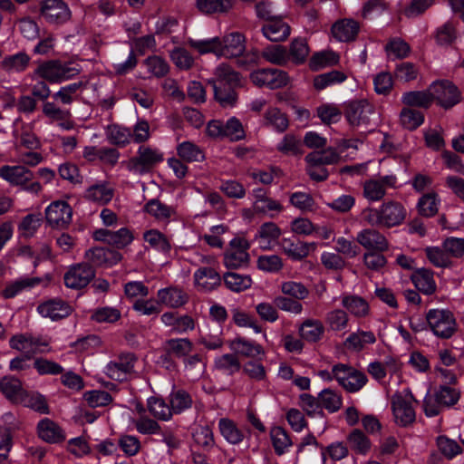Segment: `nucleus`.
<instances>
[{
  "label": "nucleus",
  "mask_w": 464,
  "mask_h": 464,
  "mask_svg": "<svg viewBox=\"0 0 464 464\" xmlns=\"http://www.w3.org/2000/svg\"><path fill=\"white\" fill-rule=\"evenodd\" d=\"M80 72V69L72 63H63L58 60L41 63L29 77L34 81L43 79L50 83L67 81Z\"/></svg>",
  "instance_id": "obj_1"
},
{
  "label": "nucleus",
  "mask_w": 464,
  "mask_h": 464,
  "mask_svg": "<svg viewBox=\"0 0 464 464\" xmlns=\"http://www.w3.org/2000/svg\"><path fill=\"white\" fill-rule=\"evenodd\" d=\"M460 398V391L449 385H440L433 394L423 401L424 412L428 417L439 415L444 409L454 406Z\"/></svg>",
  "instance_id": "obj_2"
},
{
  "label": "nucleus",
  "mask_w": 464,
  "mask_h": 464,
  "mask_svg": "<svg viewBox=\"0 0 464 464\" xmlns=\"http://www.w3.org/2000/svg\"><path fill=\"white\" fill-rule=\"evenodd\" d=\"M426 320L432 333L439 338L449 339L457 331V323L450 310L431 309L426 314Z\"/></svg>",
  "instance_id": "obj_3"
},
{
  "label": "nucleus",
  "mask_w": 464,
  "mask_h": 464,
  "mask_svg": "<svg viewBox=\"0 0 464 464\" xmlns=\"http://www.w3.org/2000/svg\"><path fill=\"white\" fill-rule=\"evenodd\" d=\"M398 188V179L395 175L375 176L362 183V196L369 202L381 201L389 189Z\"/></svg>",
  "instance_id": "obj_4"
},
{
  "label": "nucleus",
  "mask_w": 464,
  "mask_h": 464,
  "mask_svg": "<svg viewBox=\"0 0 464 464\" xmlns=\"http://www.w3.org/2000/svg\"><path fill=\"white\" fill-rule=\"evenodd\" d=\"M163 160V153L149 146H140L137 156L123 162L127 169L133 174L148 172L153 166Z\"/></svg>",
  "instance_id": "obj_5"
},
{
  "label": "nucleus",
  "mask_w": 464,
  "mask_h": 464,
  "mask_svg": "<svg viewBox=\"0 0 464 464\" xmlns=\"http://www.w3.org/2000/svg\"><path fill=\"white\" fill-rule=\"evenodd\" d=\"M414 400L412 394L408 392L405 396L396 393L392 398V410L396 424L401 427L411 425L416 419L415 411L411 405Z\"/></svg>",
  "instance_id": "obj_6"
},
{
  "label": "nucleus",
  "mask_w": 464,
  "mask_h": 464,
  "mask_svg": "<svg viewBox=\"0 0 464 464\" xmlns=\"http://www.w3.org/2000/svg\"><path fill=\"white\" fill-rule=\"evenodd\" d=\"M248 242L242 237H234L229 242V247L225 251L223 263L228 269H236L248 264Z\"/></svg>",
  "instance_id": "obj_7"
},
{
  "label": "nucleus",
  "mask_w": 464,
  "mask_h": 464,
  "mask_svg": "<svg viewBox=\"0 0 464 464\" xmlns=\"http://www.w3.org/2000/svg\"><path fill=\"white\" fill-rule=\"evenodd\" d=\"M40 15L51 24H63L72 17V12L63 0H43Z\"/></svg>",
  "instance_id": "obj_8"
},
{
  "label": "nucleus",
  "mask_w": 464,
  "mask_h": 464,
  "mask_svg": "<svg viewBox=\"0 0 464 464\" xmlns=\"http://www.w3.org/2000/svg\"><path fill=\"white\" fill-rule=\"evenodd\" d=\"M95 277V271L86 263L71 266L64 273L63 282L67 288L80 290L86 287Z\"/></svg>",
  "instance_id": "obj_9"
},
{
  "label": "nucleus",
  "mask_w": 464,
  "mask_h": 464,
  "mask_svg": "<svg viewBox=\"0 0 464 464\" xmlns=\"http://www.w3.org/2000/svg\"><path fill=\"white\" fill-rule=\"evenodd\" d=\"M430 92L440 106L449 109L460 101V92L456 85L448 80L434 82L430 86Z\"/></svg>",
  "instance_id": "obj_10"
},
{
  "label": "nucleus",
  "mask_w": 464,
  "mask_h": 464,
  "mask_svg": "<svg viewBox=\"0 0 464 464\" xmlns=\"http://www.w3.org/2000/svg\"><path fill=\"white\" fill-rule=\"evenodd\" d=\"M9 343L13 349L21 352L27 359H32L38 353H44L49 345L47 341L32 334L14 335L10 339Z\"/></svg>",
  "instance_id": "obj_11"
},
{
  "label": "nucleus",
  "mask_w": 464,
  "mask_h": 464,
  "mask_svg": "<svg viewBox=\"0 0 464 464\" xmlns=\"http://www.w3.org/2000/svg\"><path fill=\"white\" fill-rule=\"evenodd\" d=\"M49 226L55 228H65L72 222V209L64 200L52 202L44 211Z\"/></svg>",
  "instance_id": "obj_12"
},
{
  "label": "nucleus",
  "mask_w": 464,
  "mask_h": 464,
  "mask_svg": "<svg viewBox=\"0 0 464 464\" xmlns=\"http://www.w3.org/2000/svg\"><path fill=\"white\" fill-rule=\"evenodd\" d=\"M135 362L136 358L133 354H124L109 362L104 368V372L112 380L123 382L133 372Z\"/></svg>",
  "instance_id": "obj_13"
},
{
  "label": "nucleus",
  "mask_w": 464,
  "mask_h": 464,
  "mask_svg": "<svg viewBox=\"0 0 464 464\" xmlns=\"http://www.w3.org/2000/svg\"><path fill=\"white\" fill-rule=\"evenodd\" d=\"M374 114L373 107L366 101L352 102L347 106L345 116L353 126H368L371 124V116Z\"/></svg>",
  "instance_id": "obj_14"
},
{
  "label": "nucleus",
  "mask_w": 464,
  "mask_h": 464,
  "mask_svg": "<svg viewBox=\"0 0 464 464\" xmlns=\"http://www.w3.org/2000/svg\"><path fill=\"white\" fill-rule=\"evenodd\" d=\"M381 212L382 227H392L401 225L406 218L407 211L404 206L395 200H387L382 203Z\"/></svg>",
  "instance_id": "obj_15"
},
{
  "label": "nucleus",
  "mask_w": 464,
  "mask_h": 464,
  "mask_svg": "<svg viewBox=\"0 0 464 464\" xmlns=\"http://www.w3.org/2000/svg\"><path fill=\"white\" fill-rule=\"evenodd\" d=\"M246 50L245 36L238 32H232L220 38V57L236 58Z\"/></svg>",
  "instance_id": "obj_16"
},
{
  "label": "nucleus",
  "mask_w": 464,
  "mask_h": 464,
  "mask_svg": "<svg viewBox=\"0 0 464 464\" xmlns=\"http://www.w3.org/2000/svg\"><path fill=\"white\" fill-rule=\"evenodd\" d=\"M122 258L120 252L103 247H93L85 252V259L93 266L110 267Z\"/></svg>",
  "instance_id": "obj_17"
},
{
  "label": "nucleus",
  "mask_w": 464,
  "mask_h": 464,
  "mask_svg": "<svg viewBox=\"0 0 464 464\" xmlns=\"http://www.w3.org/2000/svg\"><path fill=\"white\" fill-rule=\"evenodd\" d=\"M356 241L369 250L383 252L389 248L386 237L373 228H365L360 231L356 236Z\"/></svg>",
  "instance_id": "obj_18"
},
{
  "label": "nucleus",
  "mask_w": 464,
  "mask_h": 464,
  "mask_svg": "<svg viewBox=\"0 0 464 464\" xmlns=\"http://www.w3.org/2000/svg\"><path fill=\"white\" fill-rule=\"evenodd\" d=\"M0 177L12 186H25L32 180L33 172L22 165H5L0 168Z\"/></svg>",
  "instance_id": "obj_19"
},
{
  "label": "nucleus",
  "mask_w": 464,
  "mask_h": 464,
  "mask_svg": "<svg viewBox=\"0 0 464 464\" xmlns=\"http://www.w3.org/2000/svg\"><path fill=\"white\" fill-rule=\"evenodd\" d=\"M359 30V23L351 18L337 20L331 27L332 35L339 42L354 41Z\"/></svg>",
  "instance_id": "obj_20"
},
{
  "label": "nucleus",
  "mask_w": 464,
  "mask_h": 464,
  "mask_svg": "<svg viewBox=\"0 0 464 464\" xmlns=\"http://www.w3.org/2000/svg\"><path fill=\"white\" fill-rule=\"evenodd\" d=\"M72 307L64 301L51 299L40 304L37 312L44 318L56 321L67 317L72 313Z\"/></svg>",
  "instance_id": "obj_21"
},
{
  "label": "nucleus",
  "mask_w": 464,
  "mask_h": 464,
  "mask_svg": "<svg viewBox=\"0 0 464 464\" xmlns=\"http://www.w3.org/2000/svg\"><path fill=\"white\" fill-rule=\"evenodd\" d=\"M144 212L160 222H169L177 217L176 208L157 198L150 199L143 207Z\"/></svg>",
  "instance_id": "obj_22"
},
{
  "label": "nucleus",
  "mask_w": 464,
  "mask_h": 464,
  "mask_svg": "<svg viewBox=\"0 0 464 464\" xmlns=\"http://www.w3.org/2000/svg\"><path fill=\"white\" fill-rule=\"evenodd\" d=\"M160 320L165 326L170 327L171 332L176 334H184L192 331L195 328V321L189 315H178L173 312L164 313Z\"/></svg>",
  "instance_id": "obj_23"
},
{
  "label": "nucleus",
  "mask_w": 464,
  "mask_h": 464,
  "mask_svg": "<svg viewBox=\"0 0 464 464\" xmlns=\"http://www.w3.org/2000/svg\"><path fill=\"white\" fill-rule=\"evenodd\" d=\"M43 279L38 276L34 277H20L9 284L3 289L1 295L5 299L14 298L16 295L22 294L24 291H29L40 284H42Z\"/></svg>",
  "instance_id": "obj_24"
},
{
  "label": "nucleus",
  "mask_w": 464,
  "mask_h": 464,
  "mask_svg": "<svg viewBox=\"0 0 464 464\" xmlns=\"http://www.w3.org/2000/svg\"><path fill=\"white\" fill-rule=\"evenodd\" d=\"M194 282L198 289L202 291H211L221 283L219 274L211 266L199 267L194 273Z\"/></svg>",
  "instance_id": "obj_25"
},
{
  "label": "nucleus",
  "mask_w": 464,
  "mask_h": 464,
  "mask_svg": "<svg viewBox=\"0 0 464 464\" xmlns=\"http://www.w3.org/2000/svg\"><path fill=\"white\" fill-rule=\"evenodd\" d=\"M238 82V74L225 63L216 67L214 76L209 80L212 87L236 86Z\"/></svg>",
  "instance_id": "obj_26"
},
{
  "label": "nucleus",
  "mask_w": 464,
  "mask_h": 464,
  "mask_svg": "<svg viewBox=\"0 0 464 464\" xmlns=\"http://www.w3.org/2000/svg\"><path fill=\"white\" fill-rule=\"evenodd\" d=\"M114 196V190L107 182L90 186L84 192V198L99 205L108 204Z\"/></svg>",
  "instance_id": "obj_27"
},
{
  "label": "nucleus",
  "mask_w": 464,
  "mask_h": 464,
  "mask_svg": "<svg viewBox=\"0 0 464 464\" xmlns=\"http://www.w3.org/2000/svg\"><path fill=\"white\" fill-rule=\"evenodd\" d=\"M218 427L220 435L229 444L237 445L241 443L245 438L244 431L234 420L228 418H221L218 420Z\"/></svg>",
  "instance_id": "obj_28"
},
{
  "label": "nucleus",
  "mask_w": 464,
  "mask_h": 464,
  "mask_svg": "<svg viewBox=\"0 0 464 464\" xmlns=\"http://www.w3.org/2000/svg\"><path fill=\"white\" fill-rule=\"evenodd\" d=\"M39 437L49 443H58L65 439L60 426L50 419L42 420L37 426Z\"/></svg>",
  "instance_id": "obj_29"
},
{
  "label": "nucleus",
  "mask_w": 464,
  "mask_h": 464,
  "mask_svg": "<svg viewBox=\"0 0 464 464\" xmlns=\"http://www.w3.org/2000/svg\"><path fill=\"white\" fill-rule=\"evenodd\" d=\"M159 303L171 308H178L187 303V295L179 288L166 287L158 291Z\"/></svg>",
  "instance_id": "obj_30"
},
{
  "label": "nucleus",
  "mask_w": 464,
  "mask_h": 464,
  "mask_svg": "<svg viewBox=\"0 0 464 464\" xmlns=\"http://www.w3.org/2000/svg\"><path fill=\"white\" fill-rule=\"evenodd\" d=\"M187 44L200 55L213 53L220 57V37L218 36L205 39L189 38Z\"/></svg>",
  "instance_id": "obj_31"
},
{
  "label": "nucleus",
  "mask_w": 464,
  "mask_h": 464,
  "mask_svg": "<svg viewBox=\"0 0 464 464\" xmlns=\"http://www.w3.org/2000/svg\"><path fill=\"white\" fill-rule=\"evenodd\" d=\"M0 391L14 403H19L25 392L20 380L13 376H5L0 380Z\"/></svg>",
  "instance_id": "obj_32"
},
{
  "label": "nucleus",
  "mask_w": 464,
  "mask_h": 464,
  "mask_svg": "<svg viewBox=\"0 0 464 464\" xmlns=\"http://www.w3.org/2000/svg\"><path fill=\"white\" fill-rule=\"evenodd\" d=\"M304 160L306 162H313L314 164L335 165L342 160V157L335 148L328 147L308 153Z\"/></svg>",
  "instance_id": "obj_33"
},
{
  "label": "nucleus",
  "mask_w": 464,
  "mask_h": 464,
  "mask_svg": "<svg viewBox=\"0 0 464 464\" xmlns=\"http://www.w3.org/2000/svg\"><path fill=\"white\" fill-rule=\"evenodd\" d=\"M147 409L156 420L161 421H169L173 415L170 405L157 396H150L147 399Z\"/></svg>",
  "instance_id": "obj_34"
},
{
  "label": "nucleus",
  "mask_w": 464,
  "mask_h": 464,
  "mask_svg": "<svg viewBox=\"0 0 464 464\" xmlns=\"http://www.w3.org/2000/svg\"><path fill=\"white\" fill-rule=\"evenodd\" d=\"M143 239L150 247L157 252L168 255L171 250V244L168 237L158 229H150L144 232Z\"/></svg>",
  "instance_id": "obj_35"
},
{
  "label": "nucleus",
  "mask_w": 464,
  "mask_h": 464,
  "mask_svg": "<svg viewBox=\"0 0 464 464\" xmlns=\"http://www.w3.org/2000/svg\"><path fill=\"white\" fill-rule=\"evenodd\" d=\"M229 347L236 353L246 357L256 358L264 355V350L259 344L251 343L241 337H237L231 341Z\"/></svg>",
  "instance_id": "obj_36"
},
{
  "label": "nucleus",
  "mask_w": 464,
  "mask_h": 464,
  "mask_svg": "<svg viewBox=\"0 0 464 464\" xmlns=\"http://www.w3.org/2000/svg\"><path fill=\"white\" fill-rule=\"evenodd\" d=\"M324 333L323 323L315 319H306L299 327L300 336L307 342L319 341Z\"/></svg>",
  "instance_id": "obj_37"
},
{
  "label": "nucleus",
  "mask_w": 464,
  "mask_h": 464,
  "mask_svg": "<svg viewBox=\"0 0 464 464\" xmlns=\"http://www.w3.org/2000/svg\"><path fill=\"white\" fill-rule=\"evenodd\" d=\"M411 280L416 288L425 295H431L436 291V284L433 279V273L426 268L417 270Z\"/></svg>",
  "instance_id": "obj_38"
},
{
  "label": "nucleus",
  "mask_w": 464,
  "mask_h": 464,
  "mask_svg": "<svg viewBox=\"0 0 464 464\" xmlns=\"http://www.w3.org/2000/svg\"><path fill=\"white\" fill-rule=\"evenodd\" d=\"M234 5L233 0H197V8L203 14H226Z\"/></svg>",
  "instance_id": "obj_39"
},
{
  "label": "nucleus",
  "mask_w": 464,
  "mask_h": 464,
  "mask_svg": "<svg viewBox=\"0 0 464 464\" xmlns=\"http://www.w3.org/2000/svg\"><path fill=\"white\" fill-rule=\"evenodd\" d=\"M342 305L356 317H364L370 311L367 301L358 295H343L342 298Z\"/></svg>",
  "instance_id": "obj_40"
},
{
  "label": "nucleus",
  "mask_w": 464,
  "mask_h": 464,
  "mask_svg": "<svg viewBox=\"0 0 464 464\" xmlns=\"http://www.w3.org/2000/svg\"><path fill=\"white\" fill-rule=\"evenodd\" d=\"M289 30V26L280 19H272L268 24L262 27L264 36L272 42L286 39Z\"/></svg>",
  "instance_id": "obj_41"
},
{
  "label": "nucleus",
  "mask_w": 464,
  "mask_h": 464,
  "mask_svg": "<svg viewBox=\"0 0 464 464\" xmlns=\"http://www.w3.org/2000/svg\"><path fill=\"white\" fill-rule=\"evenodd\" d=\"M401 102L409 107L429 108L432 102L433 96L430 89L428 91H412L403 93Z\"/></svg>",
  "instance_id": "obj_42"
},
{
  "label": "nucleus",
  "mask_w": 464,
  "mask_h": 464,
  "mask_svg": "<svg viewBox=\"0 0 464 464\" xmlns=\"http://www.w3.org/2000/svg\"><path fill=\"white\" fill-rule=\"evenodd\" d=\"M30 63V57L24 52L5 57L1 62V67L7 72H24Z\"/></svg>",
  "instance_id": "obj_43"
},
{
  "label": "nucleus",
  "mask_w": 464,
  "mask_h": 464,
  "mask_svg": "<svg viewBox=\"0 0 464 464\" xmlns=\"http://www.w3.org/2000/svg\"><path fill=\"white\" fill-rule=\"evenodd\" d=\"M221 324L208 325L200 334V343L208 349H218L223 345Z\"/></svg>",
  "instance_id": "obj_44"
},
{
  "label": "nucleus",
  "mask_w": 464,
  "mask_h": 464,
  "mask_svg": "<svg viewBox=\"0 0 464 464\" xmlns=\"http://www.w3.org/2000/svg\"><path fill=\"white\" fill-rule=\"evenodd\" d=\"M163 349L169 355L181 358L191 352L192 343L188 338L169 339L164 343Z\"/></svg>",
  "instance_id": "obj_45"
},
{
  "label": "nucleus",
  "mask_w": 464,
  "mask_h": 464,
  "mask_svg": "<svg viewBox=\"0 0 464 464\" xmlns=\"http://www.w3.org/2000/svg\"><path fill=\"white\" fill-rule=\"evenodd\" d=\"M319 407L330 413L338 411L343 405L342 395L332 389H324L318 394Z\"/></svg>",
  "instance_id": "obj_46"
},
{
  "label": "nucleus",
  "mask_w": 464,
  "mask_h": 464,
  "mask_svg": "<svg viewBox=\"0 0 464 464\" xmlns=\"http://www.w3.org/2000/svg\"><path fill=\"white\" fill-rule=\"evenodd\" d=\"M224 283L229 290L239 293L250 288L253 281L248 275L228 272L224 275Z\"/></svg>",
  "instance_id": "obj_47"
},
{
  "label": "nucleus",
  "mask_w": 464,
  "mask_h": 464,
  "mask_svg": "<svg viewBox=\"0 0 464 464\" xmlns=\"http://www.w3.org/2000/svg\"><path fill=\"white\" fill-rule=\"evenodd\" d=\"M339 63V55L334 51H323L313 54L309 61V68L319 71L327 66H333Z\"/></svg>",
  "instance_id": "obj_48"
},
{
  "label": "nucleus",
  "mask_w": 464,
  "mask_h": 464,
  "mask_svg": "<svg viewBox=\"0 0 464 464\" xmlns=\"http://www.w3.org/2000/svg\"><path fill=\"white\" fill-rule=\"evenodd\" d=\"M262 57L273 64L285 65L290 60V52L285 46L273 45L263 50Z\"/></svg>",
  "instance_id": "obj_49"
},
{
  "label": "nucleus",
  "mask_w": 464,
  "mask_h": 464,
  "mask_svg": "<svg viewBox=\"0 0 464 464\" xmlns=\"http://www.w3.org/2000/svg\"><path fill=\"white\" fill-rule=\"evenodd\" d=\"M42 224L41 213H31L23 218L18 225V233L21 237H32Z\"/></svg>",
  "instance_id": "obj_50"
},
{
  "label": "nucleus",
  "mask_w": 464,
  "mask_h": 464,
  "mask_svg": "<svg viewBox=\"0 0 464 464\" xmlns=\"http://www.w3.org/2000/svg\"><path fill=\"white\" fill-rule=\"evenodd\" d=\"M375 342L376 338L372 332L358 331L350 334L344 344L348 349L359 352L364 348L365 344L374 343Z\"/></svg>",
  "instance_id": "obj_51"
},
{
  "label": "nucleus",
  "mask_w": 464,
  "mask_h": 464,
  "mask_svg": "<svg viewBox=\"0 0 464 464\" xmlns=\"http://www.w3.org/2000/svg\"><path fill=\"white\" fill-rule=\"evenodd\" d=\"M399 367L396 362L392 359L385 362H373L368 366V372L377 381L385 378L387 373L393 374L398 371Z\"/></svg>",
  "instance_id": "obj_52"
},
{
  "label": "nucleus",
  "mask_w": 464,
  "mask_h": 464,
  "mask_svg": "<svg viewBox=\"0 0 464 464\" xmlns=\"http://www.w3.org/2000/svg\"><path fill=\"white\" fill-rule=\"evenodd\" d=\"M19 404H23L42 414L49 413V407L44 396L38 392L28 393L25 392Z\"/></svg>",
  "instance_id": "obj_53"
},
{
  "label": "nucleus",
  "mask_w": 464,
  "mask_h": 464,
  "mask_svg": "<svg viewBox=\"0 0 464 464\" xmlns=\"http://www.w3.org/2000/svg\"><path fill=\"white\" fill-rule=\"evenodd\" d=\"M346 79L347 76L344 72L334 70L329 72L316 75L314 79V87L316 90L321 91L332 84L341 83Z\"/></svg>",
  "instance_id": "obj_54"
},
{
  "label": "nucleus",
  "mask_w": 464,
  "mask_h": 464,
  "mask_svg": "<svg viewBox=\"0 0 464 464\" xmlns=\"http://www.w3.org/2000/svg\"><path fill=\"white\" fill-rule=\"evenodd\" d=\"M169 403L173 413H180L191 407L192 399L184 390H173L169 394Z\"/></svg>",
  "instance_id": "obj_55"
},
{
  "label": "nucleus",
  "mask_w": 464,
  "mask_h": 464,
  "mask_svg": "<svg viewBox=\"0 0 464 464\" xmlns=\"http://www.w3.org/2000/svg\"><path fill=\"white\" fill-rule=\"evenodd\" d=\"M347 441L353 450L359 454H365L371 449L370 440L359 429H354L347 437Z\"/></svg>",
  "instance_id": "obj_56"
},
{
  "label": "nucleus",
  "mask_w": 464,
  "mask_h": 464,
  "mask_svg": "<svg viewBox=\"0 0 464 464\" xmlns=\"http://www.w3.org/2000/svg\"><path fill=\"white\" fill-rule=\"evenodd\" d=\"M266 122L278 132L285 131L289 124L287 115L277 108H270L265 114Z\"/></svg>",
  "instance_id": "obj_57"
},
{
  "label": "nucleus",
  "mask_w": 464,
  "mask_h": 464,
  "mask_svg": "<svg viewBox=\"0 0 464 464\" xmlns=\"http://www.w3.org/2000/svg\"><path fill=\"white\" fill-rule=\"evenodd\" d=\"M144 65L148 72L157 78L164 77L169 71V65L167 61L157 55L148 57L144 61Z\"/></svg>",
  "instance_id": "obj_58"
},
{
  "label": "nucleus",
  "mask_w": 464,
  "mask_h": 464,
  "mask_svg": "<svg viewBox=\"0 0 464 464\" xmlns=\"http://www.w3.org/2000/svg\"><path fill=\"white\" fill-rule=\"evenodd\" d=\"M178 155L185 161H200L205 155L196 144L190 141H184L177 147Z\"/></svg>",
  "instance_id": "obj_59"
},
{
  "label": "nucleus",
  "mask_w": 464,
  "mask_h": 464,
  "mask_svg": "<svg viewBox=\"0 0 464 464\" xmlns=\"http://www.w3.org/2000/svg\"><path fill=\"white\" fill-rule=\"evenodd\" d=\"M400 121L405 129L413 130L422 124L424 115L420 111L403 108L400 113Z\"/></svg>",
  "instance_id": "obj_60"
},
{
  "label": "nucleus",
  "mask_w": 464,
  "mask_h": 464,
  "mask_svg": "<svg viewBox=\"0 0 464 464\" xmlns=\"http://www.w3.org/2000/svg\"><path fill=\"white\" fill-rule=\"evenodd\" d=\"M438 195L434 192L423 195L418 202L419 213L426 218H430L438 213Z\"/></svg>",
  "instance_id": "obj_61"
},
{
  "label": "nucleus",
  "mask_w": 464,
  "mask_h": 464,
  "mask_svg": "<svg viewBox=\"0 0 464 464\" xmlns=\"http://www.w3.org/2000/svg\"><path fill=\"white\" fill-rule=\"evenodd\" d=\"M280 235V231L276 224L268 222L261 226L258 232V242L262 248H269L271 243L276 241Z\"/></svg>",
  "instance_id": "obj_62"
},
{
  "label": "nucleus",
  "mask_w": 464,
  "mask_h": 464,
  "mask_svg": "<svg viewBox=\"0 0 464 464\" xmlns=\"http://www.w3.org/2000/svg\"><path fill=\"white\" fill-rule=\"evenodd\" d=\"M170 59L179 70H188L195 63L190 53L183 47H176L169 53Z\"/></svg>",
  "instance_id": "obj_63"
},
{
  "label": "nucleus",
  "mask_w": 464,
  "mask_h": 464,
  "mask_svg": "<svg viewBox=\"0 0 464 464\" xmlns=\"http://www.w3.org/2000/svg\"><path fill=\"white\" fill-rule=\"evenodd\" d=\"M108 139L112 144L124 146L131 140V130L120 125L110 126Z\"/></svg>",
  "instance_id": "obj_64"
}]
</instances>
